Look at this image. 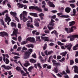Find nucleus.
Segmentation results:
<instances>
[{
	"label": "nucleus",
	"instance_id": "obj_1",
	"mask_svg": "<svg viewBox=\"0 0 78 78\" xmlns=\"http://www.w3.org/2000/svg\"><path fill=\"white\" fill-rule=\"evenodd\" d=\"M76 29V27L75 26H72L70 28H67L65 27V30L67 32V33H70L74 31V30Z\"/></svg>",
	"mask_w": 78,
	"mask_h": 78
},
{
	"label": "nucleus",
	"instance_id": "obj_2",
	"mask_svg": "<svg viewBox=\"0 0 78 78\" xmlns=\"http://www.w3.org/2000/svg\"><path fill=\"white\" fill-rule=\"evenodd\" d=\"M28 51H26L25 52L24 58L25 59H27L30 58V55L33 52V50L31 49H30Z\"/></svg>",
	"mask_w": 78,
	"mask_h": 78
},
{
	"label": "nucleus",
	"instance_id": "obj_3",
	"mask_svg": "<svg viewBox=\"0 0 78 78\" xmlns=\"http://www.w3.org/2000/svg\"><path fill=\"white\" fill-rule=\"evenodd\" d=\"M29 9H35L37 10L39 12H42V9L39 8V7H37V6H30L29 7Z\"/></svg>",
	"mask_w": 78,
	"mask_h": 78
},
{
	"label": "nucleus",
	"instance_id": "obj_4",
	"mask_svg": "<svg viewBox=\"0 0 78 78\" xmlns=\"http://www.w3.org/2000/svg\"><path fill=\"white\" fill-rule=\"evenodd\" d=\"M5 16L6 18L5 20V22H7V21H8L7 23V24H8V25H9V22L11 21V20L10 18V17L8 16V14L6 13Z\"/></svg>",
	"mask_w": 78,
	"mask_h": 78
},
{
	"label": "nucleus",
	"instance_id": "obj_5",
	"mask_svg": "<svg viewBox=\"0 0 78 78\" xmlns=\"http://www.w3.org/2000/svg\"><path fill=\"white\" fill-rule=\"evenodd\" d=\"M14 31H13L12 34L11 36H16V37H17V34H18V29L13 28Z\"/></svg>",
	"mask_w": 78,
	"mask_h": 78
},
{
	"label": "nucleus",
	"instance_id": "obj_6",
	"mask_svg": "<svg viewBox=\"0 0 78 78\" xmlns=\"http://www.w3.org/2000/svg\"><path fill=\"white\" fill-rule=\"evenodd\" d=\"M75 38H77L78 39V35H73L71 36V37H70V41H73L74 40Z\"/></svg>",
	"mask_w": 78,
	"mask_h": 78
},
{
	"label": "nucleus",
	"instance_id": "obj_7",
	"mask_svg": "<svg viewBox=\"0 0 78 78\" xmlns=\"http://www.w3.org/2000/svg\"><path fill=\"white\" fill-rule=\"evenodd\" d=\"M53 65L55 66H61V64L59 62H56V61L55 60H53L52 61Z\"/></svg>",
	"mask_w": 78,
	"mask_h": 78
},
{
	"label": "nucleus",
	"instance_id": "obj_8",
	"mask_svg": "<svg viewBox=\"0 0 78 78\" xmlns=\"http://www.w3.org/2000/svg\"><path fill=\"white\" fill-rule=\"evenodd\" d=\"M26 40L30 41V42H35V38L34 37H28L27 38Z\"/></svg>",
	"mask_w": 78,
	"mask_h": 78
},
{
	"label": "nucleus",
	"instance_id": "obj_9",
	"mask_svg": "<svg viewBox=\"0 0 78 78\" xmlns=\"http://www.w3.org/2000/svg\"><path fill=\"white\" fill-rule=\"evenodd\" d=\"M5 36H8V34L6 32L3 31L0 32V36L2 37H5Z\"/></svg>",
	"mask_w": 78,
	"mask_h": 78
},
{
	"label": "nucleus",
	"instance_id": "obj_10",
	"mask_svg": "<svg viewBox=\"0 0 78 78\" xmlns=\"http://www.w3.org/2000/svg\"><path fill=\"white\" fill-rule=\"evenodd\" d=\"M73 45L72 44H69L65 46V48H67V49L69 50V51H70L71 48H72V47Z\"/></svg>",
	"mask_w": 78,
	"mask_h": 78
},
{
	"label": "nucleus",
	"instance_id": "obj_11",
	"mask_svg": "<svg viewBox=\"0 0 78 78\" xmlns=\"http://www.w3.org/2000/svg\"><path fill=\"white\" fill-rule=\"evenodd\" d=\"M1 67L5 68V70H9V69H11L12 67H11L8 66L7 67L5 65H3L1 66Z\"/></svg>",
	"mask_w": 78,
	"mask_h": 78
},
{
	"label": "nucleus",
	"instance_id": "obj_12",
	"mask_svg": "<svg viewBox=\"0 0 78 78\" xmlns=\"http://www.w3.org/2000/svg\"><path fill=\"white\" fill-rule=\"evenodd\" d=\"M48 4L50 7H51L52 8H55V5L53 3L51 2L50 1H48Z\"/></svg>",
	"mask_w": 78,
	"mask_h": 78
},
{
	"label": "nucleus",
	"instance_id": "obj_13",
	"mask_svg": "<svg viewBox=\"0 0 78 78\" xmlns=\"http://www.w3.org/2000/svg\"><path fill=\"white\" fill-rule=\"evenodd\" d=\"M41 38L42 39H43L44 40V42H46L47 41V42H48L49 41V39L48 37H43L42 36H41Z\"/></svg>",
	"mask_w": 78,
	"mask_h": 78
},
{
	"label": "nucleus",
	"instance_id": "obj_14",
	"mask_svg": "<svg viewBox=\"0 0 78 78\" xmlns=\"http://www.w3.org/2000/svg\"><path fill=\"white\" fill-rule=\"evenodd\" d=\"M71 10V8L69 7H66L65 9V11L67 13H69L70 12Z\"/></svg>",
	"mask_w": 78,
	"mask_h": 78
},
{
	"label": "nucleus",
	"instance_id": "obj_15",
	"mask_svg": "<svg viewBox=\"0 0 78 78\" xmlns=\"http://www.w3.org/2000/svg\"><path fill=\"white\" fill-rule=\"evenodd\" d=\"M55 21L53 20V19H51V20L50 23H49V25L50 26H54L55 25V23L54 22H55Z\"/></svg>",
	"mask_w": 78,
	"mask_h": 78
},
{
	"label": "nucleus",
	"instance_id": "obj_16",
	"mask_svg": "<svg viewBox=\"0 0 78 78\" xmlns=\"http://www.w3.org/2000/svg\"><path fill=\"white\" fill-rule=\"evenodd\" d=\"M69 27H72V26L74 25L75 24V22L74 21L70 22L69 23Z\"/></svg>",
	"mask_w": 78,
	"mask_h": 78
},
{
	"label": "nucleus",
	"instance_id": "obj_17",
	"mask_svg": "<svg viewBox=\"0 0 78 78\" xmlns=\"http://www.w3.org/2000/svg\"><path fill=\"white\" fill-rule=\"evenodd\" d=\"M25 62L26 63L24 64V66H25V67H28V66L30 65V63H29V62L28 61L26 60Z\"/></svg>",
	"mask_w": 78,
	"mask_h": 78
},
{
	"label": "nucleus",
	"instance_id": "obj_18",
	"mask_svg": "<svg viewBox=\"0 0 78 78\" xmlns=\"http://www.w3.org/2000/svg\"><path fill=\"white\" fill-rule=\"evenodd\" d=\"M30 15L34 17H37V14L36 13H31L30 12L29 13Z\"/></svg>",
	"mask_w": 78,
	"mask_h": 78
},
{
	"label": "nucleus",
	"instance_id": "obj_19",
	"mask_svg": "<svg viewBox=\"0 0 78 78\" xmlns=\"http://www.w3.org/2000/svg\"><path fill=\"white\" fill-rule=\"evenodd\" d=\"M36 41H38V42H41V38L40 36H37L36 37Z\"/></svg>",
	"mask_w": 78,
	"mask_h": 78
},
{
	"label": "nucleus",
	"instance_id": "obj_20",
	"mask_svg": "<svg viewBox=\"0 0 78 78\" xmlns=\"http://www.w3.org/2000/svg\"><path fill=\"white\" fill-rule=\"evenodd\" d=\"M60 17H62V18H69V17H70V16L68 15H62Z\"/></svg>",
	"mask_w": 78,
	"mask_h": 78
},
{
	"label": "nucleus",
	"instance_id": "obj_21",
	"mask_svg": "<svg viewBox=\"0 0 78 78\" xmlns=\"http://www.w3.org/2000/svg\"><path fill=\"white\" fill-rule=\"evenodd\" d=\"M17 6H18V7H19V8H22L24 6H23V5L20 4V3H18L17 4Z\"/></svg>",
	"mask_w": 78,
	"mask_h": 78
},
{
	"label": "nucleus",
	"instance_id": "obj_22",
	"mask_svg": "<svg viewBox=\"0 0 78 78\" xmlns=\"http://www.w3.org/2000/svg\"><path fill=\"white\" fill-rule=\"evenodd\" d=\"M74 72L75 73H78V68L77 66H74Z\"/></svg>",
	"mask_w": 78,
	"mask_h": 78
},
{
	"label": "nucleus",
	"instance_id": "obj_23",
	"mask_svg": "<svg viewBox=\"0 0 78 78\" xmlns=\"http://www.w3.org/2000/svg\"><path fill=\"white\" fill-rule=\"evenodd\" d=\"M30 62H31V63H36V61L33 58H31L30 59Z\"/></svg>",
	"mask_w": 78,
	"mask_h": 78
},
{
	"label": "nucleus",
	"instance_id": "obj_24",
	"mask_svg": "<svg viewBox=\"0 0 78 78\" xmlns=\"http://www.w3.org/2000/svg\"><path fill=\"white\" fill-rule=\"evenodd\" d=\"M26 46L27 47H29V48H30V47H31V48H34V45L32 44H27L26 45Z\"/></svg>",
	"mask_w": 78,
	"mask_h": 78
},
{
	"label": "nucleus",
	"instance_id": "obj_25",
	"mask_svg": "<svg viewBox=\"0 0 78 78\" xmlns=\"http://www.w3.org/2000/svg\"><path fill=\"white\" fill-rule=\"evenodd\" d=\"M22 20L24 22H25L26 21L28 20V18H26L25 16H23Z\"/></svg>",
	"mask_w": 78,
	"mask_h": 78
},
{
	"label": "nucleus",
	"instance_id": "obj_26",
	"mask_svg": "<svg viewBox=\"0 0 78 78\" xmlns=\"http://www.w3.org/2000/svg\"><path fill=\"white\" fill-rule=\"evenodd\" d=\"M11 25L12 27H14L15 28L16 27V24L13 22L11 23Z\"/></svg>",
	"mask_w": 78,
	"mask_h": 78
},
{
	"label": "nucleus",
	"instance_id": "obj_27",
	"mask_svg": "<svg viewBox=\"0 0 78 78\" xmlns=\"http://www.w3.org/2000/svg\"><path fill=\"white\" fill-rule=\"evenodd\" d=\"M58 68L57 66H56V67L54 68V70H53V71L55 72V73H57L58 72Z\"/></svg>",
	"mask_w": 78,
	"mask_h": 78
},
{
	"label": "nucleus",
	"instance_id": "obj_28",
	"mask_svg": "<svg viewBox=\"0 0 78 78\" xmlns=\"http://www.w3.org/2000/svg\"><path fill=\"white\" fill-rule=\"evenodd\" d=\"M28 43V41L26 40V41H22L21 43V45H25V44H26L27 43Z\"/></svg>",
	"mask_w": 78,
	"mask_h": 78
},
{
	"label": "nucleus",
	"instance_id": "obj_29",
	"mask_svg": "<svg viewBox=\"0 0 78 78\" xmlns=\"http://www.w3.org/2000/svg\"><path fill=\"white\" fill-rule=\"evenodd\" d=\"M10 14L13 16L14 17H15L16 16V15H17V14H16V13L13 12H10Z\"/></svg>",
	"mask_w": 78,
	"mask_h": 78
},
{
	"label": "nucleus",
	"instance_id": "obj_30",
	"mask_svg": "<svg viewBox=\"0 0 78 78\" xmlns=\"http://www.w3.org/2000/svg\"><path fill=\"white\" fill-rule=\"evenodd\" d=\"M34 69V66H30L28 69V70L29 72H31V70Z\"/></svg>",
	"mask_w": 78,
	"mask_h": 78
},
{
	"label": "nucleus",
	"instance_id": "obj_31",
	"mask_svg": "<svg viewBox=\"0 0 78 78\" xmlns=\"http://www.w3.org/2000/svg\"><path fill=\"white\" fill-rule=\"evenodd\" d=\"M0 22L2 23V25H3L4 27V28H5L6 27V25H5V24L4 23V21H3V20L2 19H1L0 20Z\"/></svg>",
	"mask_w": 78,
	"mask_h": 78
},
{
	"label": "nucleus",
	"instance_id": "obj_32",
	"mask_svg": "<svg viewBox=\"0 0 78 78\" xmlns=\"http://www.w3.org/2000/svg\"><path fill=\"white\" fill-rule=\"evenodd\" d=\"M28 13L26 12V11H23V16H27Z\"/></svg>",
	"mask_w": 78,
	"mask_h": 78
},
{
	"label": "nucleus",
	"instance_id": "obj_33",
	"mask_svg": "<svg viewBox=\"0 0 78 78\" xmlns=\"http://www.w3.org/2000/svg\"><path fill=\"white\" fill-rule=\"evenodd\" d=\"M73 16H75V15H76V9H73Z\"/></svg>",
	"mask_w": 78,
	"mask_h": 78
},
{
	"label": "nucleus",
	"instance_id": "obj_34",
	"mask_svg": "<svg viewBox=\"0 0 78 78\" xmlns=\"http://www.w3.org/2000/svg\"><path fill=\"white\" fill-rule=\"evenodd\" d=\"M67 54V52L65 51L64 52L60 54V55H62V56H65L66 55V54Z\"/></svg>",
	"mask_w": 78,
	"mask_h": 78
},
{
	"label": "nucleus",
	"instance_id": "obj_35",
	"mask_svg": "<svg viewBox=\"0 0 78 78\" xmlns=\"http://www.w3.org/2000/svg\"><path fill=\"white\" fill-rule=\"evenodd\" d=\"M16 70H17V71H18L19 72H20V70H21V68L20 67L18 66H17L16 68Z\"/></svg>",
	"mask_w": 78,
	"mask_h": 78
},
{
	"label": "nucleus",
	"instance_id": "obj_36",
	"mask_svg": "<svg viewBox=\"0 0 78 78\" xmlns=\"http://www.w3.org/2000/svg\"><path fill=\"white\" fill-rule=\"evenodd\" d=\"M8 12V11L6 10L2 12V14L3 16H5V14H6V13H7Z\"/></svg>",
	"mask_w": 78,
	"mask_h": 78
},
{
	"label": "nucleus",
	"instance_id": "obj_37",
	"mask_svg": "<svg viewBox=\"0 0 78 78\" xmlns=\"http://www.w3.org/2000/svg\"><path fill=\"white\" fill-rule=\"evenodd\" d=\"M9 62V59L8 58H5V64H8Z\"/></svg>",
	"mask_w": 78,
	"mask_h": 78
},
{
	"label": "nucleus",
	"instance_id": "obj_38",
	"mask_svg": "<svg viewBox=\"0 0 78 78\" xmlns=\"http://www.w3.org/2000/svg\"><path fill=\"white\" fill-rule=\"evenodd\" d=\"M48 27L49 29V30H53V29H54V28L53 27V26H52V27H49V26H48Z\"/></svg>",
	"mask_w": 78,
	"mask_h": 78
},
{
	"label": "nucleus",
	"instance_id": "obj_39",
	"mask_svg": "<svg viewBox=\"0 0 78 78\" xmlns=\"http://www.w3.org/2000/svg\"><path fill=\"white\" fill-rule=\"evenodd\" d=\"M57 44L58 45H60L61 46L64 45V44L62 43L60 41H58L57 42Z\"/></svg>",
	"mask_w": 78,
	"mask_h": 78
},
{
	"label": "nucleus",
	"instance_id": "obj_40",
	"mask_svg": "<svg viewBox=\"0 0 78 78\" xmlns=\"http://www.w3.org/2000/svg\"><path fill=\"white\" fill-rule=\"evenodd\" d=\"M47 44H44V46L43 47V49L44 50H45L47 48Z\"/></svg>",
	"mask_w": 78,
	"mask_h": 78
},
{
	"label": "nucleus",
	"instance_id": "obj_41",
	"mask_svg": "<svg viewBox=\"0 0 78 78\" xmlns=\"http://www.w3.org/2000/svg\"><path fill=\"white\" fill-rule=\"evenodd\" d=\"M70 6L72 8H74L75 7V4H70Z\"/></svg>",
	"mask_w": 78,
	"mask_h": 78
},
{
	"label": "nucleus",
	"instance_id": "obj_42",
	"mask_svg": "<svg viewBox=\"0 0 78 78\" xmlns=\"http://www.w3.org/2000/svg\"><path fill=\"white\" fill-rule=\"evenodd\" d=\"M12 55H17V56H20L19 54L17 53L16 52H12Z\"/></svg>",
	"mask_w": 78,
	"mask_h": 78
},
{
	"label": "nucleus",
	"instance_id": "obj_43",
	"mask_svg": "<svg viewBox=\"0 0 78 78\" xmlns=\"http://www.w3.org/2000/svg\"><path fill=\"white\" fill-rule=\"evenodd\" d=\"M74 64L73 60H70V65H73Z\"/></svg>",
	"mask_w": 78,
	"mask_h": 78
},
{
	"label": "nucleus",
	"instance_id": "obj_44",
	"mask_svg": "<svg viewBox=\"0 0 78 78\" xmlns=\"http://www.w3.org/2000/svg\"><path fill=\"white\" fill-rule=\"evenodd\" d=\"M18 41L19 42H21V41L22 40V37H21V36H19L18 38Z\"/></svg>",
	"mask_w": 78,
	"mask_h": 78
},
{
	"label": "nucleus",
	"instance_id": "obj_45",
	"mask_svg": "<svg viewBox=\"0 0 78 78\" xmlns=\"http://www.w3.org/2000/svg\"><path fill=\"white\" fill-rule=\"evenodd\" d=\"M48 54L49 55H51V54H52V53H53V51H49L48 53Z\"/></svg>",
	"mask_w": 78,
	"mask_h": 78
},
{
	"label": "nucleus",
	"instance_id": "obj_46",
	"mask_svg": "<svg viewBox=\"0 0 78 78\" xmlns=\"http://www.w3.org/2000/svg\"><path fill=\"white\" fill-rule=\"evenodd\" d=\"M37 66L39 68H41V69H42V66H41V64L40 63H38L37 64Z\"/></svg>",
	"mask_w": 78,
	"mask_h": 78
},
{
	"label": "nucleus",
	"instance_id": "obj_47",
	"mask_svg": "<svg viewBox=\"0 0 78 78\" xmlns=\"http://www.w3.org/2000/svg\"><path fill=\"white\" fill-rule=\"evenodd\" d=\"M51 17L52 19H55L56 18V15H54L53 16H51Z\"/></svg>",
	"mask_w": 78,
	"mask_h": 78
},
{
	"label": "nucleus",
	"instance_id": "obj_48",
	"mask_svg": "<svg viewBox=\"0 0 78 78\" xmlns=\"http://www.w3.org/2000/svg\"><path fill=\"white\" fill-rule=\"evenodd\" d=\"M18 28H20V29H21L22 28V27H21V24L20 23H18Z\"/></svg>",
	"mask_w": 78,
	"mask_h": 78
},
{
	"label": "nucleus",
	"instance_id": "obj_49",
	"mask_svg": "<svg viewBox=\"0 0 78 78\" xmlns=\"http://www.w3.org/2000/svg\"><path fill=\"white\" fill-rule=\"evenodd\" d=\"M14 18H15V19L18 22H19V19H18L16 16H15Z\"/></svg>",
	"mask_w": 78,
	"mask_h": 78
},
{
	"label": "nucleus",
	"instance_id": "obj_50",
	"mask_svg": "<svg viewBox=\"0 0 78 78\" xmlns=\"http://www.w3.org/2000/svg\"><path fill=\"white\" fill-rule=\"evenodd\" d=\"M39 16L40 17H42L44 16V13H41L39 14Z\"/></svg>",
	"mask_w": 78,
	"mask_h": 78
},
{
	"label": "nucleus",
	"instance_id": "obj_51",
	"mask_svg": "<svg viewBox=\"0 0 78 78\" xmlns=\"http://www.w3.org/2000/svg\"><path fill=\"white\" fill-rule=\"evenodd\" d=\"M47 52H48V50H46L44 51V54L46 56H48V54L47 53Z\"/></svg>",
	"mask_w": 78,
	"mask_h": 78
},
{
	"label": "nucleus",
	"instance_id": "obj_52",
	"mask_svg": "<svg viewBox=\"0 0 78 78\" xmlns=\"http://www.w3.org/2000/svg\"><path fill=\"white\" fill-rule=\"evenodd\" d=\"M44 33L46 34H48V33H50V31L48 30H45L44 31Z\"/></svg>",
	"mask_w": 78,
	"mask_h": 78
},
{
	"label": "nucleus",
	"instance_id": "obj_53",
	"mask_svg": "<svg viewBox=\"0 0 78 78\" xmlns=\"http://www.w3.org/2000/svg\"><path fill=\"white\" fill-rule=\"evenodd\" d=\"M13 58L15 59H19V58H20V57L15 56L13 57Z\"/></svg>",
	"mask_w": 78,
	"mask_h": 78
},
{
	"label": "nucleus",
	"instance_id": "obj_54",
	"mask_svg": "<svg viewBox=\"0 0 78 78\" xmlns=\"http://www.w3.org/2000/svg\"><path fill=\"white\" fill-rule=\"evenodd\" d=\"M76 2V1L75 0H72L70 1H69V3H75Z\"/></svg>",
	"mask_w": 78,
	"mask_h": 78
},
{
	"label": "nucleus",
	"instance_id": "obj_55",
	"mask_svg": "<svg viewBox=\"0 0 78 78\" xmlns=\"http://www.w3.org/2000/svg\"><path fill=\"white\" fill-rule=\"evenodd\" d=\"M51 12L54 14L56 13V12H58V11L57 10H52L51 11Z\"/></svg>",
	"mask_w": 78,
	"mask_h": 78
},
{
	"label": "nucleus",
	"instance_id": "obj_56",
	"mask_svg": "<svg viewBox=\"0 0 78 78\" xmlns=\"http://www.w3.org/2000/svg\"><path fill=\"white\" fill-rule=\"evenodd\" d=\"M23 3H28V1L25 0L23 1Z\"/></svg>",
	"mask_w": 78,
	"mask_h": 78
},
{
	"label": "nucleus",
	"instance_id": "obj_57",
	"mask_svg": "<svg viewBox=\"0 0 78 78\" xmlns=\"http://www.w3.org/2000/svg\"><path fill=\"white\" fill-rule=\"evenodd\" d=\"M65 20L66 22H69V20H71V19H70V18H68L65 19Z\"/></svg>",
	"mask_w": 78,
	"mask_h": 78
},
{
	"label": "nucleus",
	"instance_id": "obj_58",
	"mask_svg": "<svg viewBox=\"0 0 78 78\" xmlns=\"http://www.w3.org/2000/svg\"><path fill=\"white\" fill-rule=\"evenodd\" d=\"M61 58V56H57V59H60Z\"/></svg>",
	"mask_w": 78,
	"mask_h": 78
},
{
	"label": "nucleus",
	"instance_id": "obj_59",
	"mask_svg": "<svg viewBox=\"0 0 78 78\" xmlns=\"http://www.w3.org/2000/svg\"><path fill=\"white\" fill-rule=\"evenodd\" d=\"M56 75L58 76H59V77H62V75H61V74H59V73L57 74Z\"/></svg>",
	"mask_w": 78,
	"mask_h": 78
},
{
	"label": "nucleus",
	"instance_id": "obj_60",
	"mask_svg": "<svg viewBox=\"0 0 78 78\" xmlns=\"http://www.w3.org/2000/svg\"><path fill=\"white\" fill-rule=\"evenodd\" d=\"M22 50H27V48H25V47H23L22 48Z\"/></svg>",
	"mask_w": 78,
	"mask_h": 78
},
{
	"label": "nucleus",
	"instance_id": "obj_61",
	"mask_svg": "<svg viewBox=\"0 0 78 78\" xmlns=\"http://www.w3.org/2000/svg\"><path fill=\"white\" fill-rule=\"evenodd\" d=\"M47 66H48V65H47V64L43 65V68H46V67H47Z\"/></svg>",
	"mask_w": 78,
	"mask_h": 78
},
{
	"label": "nucleus",
	"instance_id": "obj_62",
	"mask_svg": "<svg viewBox=\"0 0 78 78\" xmlns=\"http://www.w3.org/2000/svg\"><path fill=\"white\" fill-rule=\"evenodd\" d=\"M76 55H75V56L76 57H77V56H78V51H76Z\"/></svg>",
	"mask_w": 78,
	"mask_h": 78
},
{
	"label": "nucleus",
	"instance_id": "obj_63",
	"mask_svg": "<svg viewBox=\"0 0 78 78\" xmlns=\"http://www.w3.org/2000/svg\"><path fill=\"white\" fill-rule=\"evenodd\" d=\"M54 45V44L53 43H51L49 44V45H50V46H53Z\"/></svg>",
	"mask_w": 78,
	"mask_h": 78
},
{
	"label": "nucleus",
	"instance_id": "obj_64",
	"mask_svg": "<svg viewBox=\"0 0 78 78\" xmlns=\"http://www.w3.org/2000/svg\"><path fill=\"white\" fill-rule=\"evenodd\" d=\"M75 62L76 63H78V59L77 58L75 59Z\"/></svg>",
	"mask_w": 78,
	"mask_h": 78
}]
</instances>
